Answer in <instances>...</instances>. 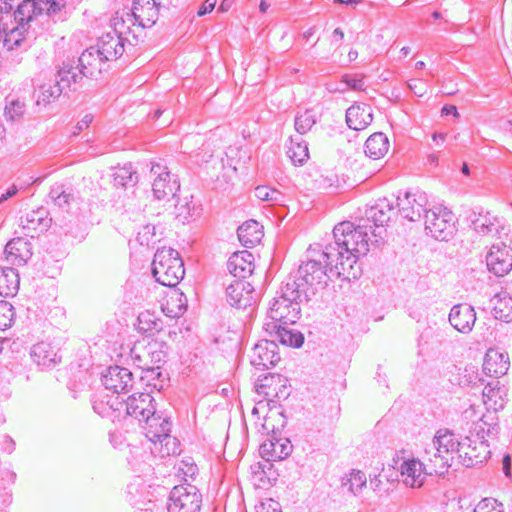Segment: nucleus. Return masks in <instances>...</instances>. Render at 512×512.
Returning a JSON list of instances; mask_svg holds the SVG:
<instances>
[{"label": "nucleus", "instance_id": "f704fd0d", "mask_svg": "<svg viewBox=\"0 0 512 512\" xmlns=\"http://www.w3.org/2000/svg\"><path fill=\"white\" fill-rule=\"evenodd\" d=\"M28 242L22 238H15L9 241L5 246L6 260L11 265L20 266L26 263L28 259Z\"/></svg>", "mask_w": 512, "mask_h": 512}, {"label": "nucleus", "instance_id": "58836bf2", "mask_svg": "<svg viewBox=\"0 0 512 512\" xmlns=\"http://www.w3.org/2000/svg\"><path fill=\"white\" fill-rule=\"evenodd\" d=\"M389 148L387 136L382 132L372 134L365 142V153L373 159L383 157Z\"/></svg>", "mask_w": 512, "mask_h": 512}, {"label": "nucleus", "instance_id": "5701e85b", "mask_svg": "<svg viewBox=\"0 0 512 512\" xmlns=\"http://www.w3.org/2000/svg\"><path fill=\"white\" fill-rule=\"evenodd\" d=\"M158 7L156 0H133L132 16L139 26L143 28L152 27L158 19Z\"/></svg>", "mask_w": 512, "mask_h": 512}, {"label": "nucleus", "instance_id": "ddd939ff", "mask_svg": "<svg viewBox=\"0 0 512 512\" xmlns=\"http://www.w3.org/2000/svg\"><path fill=\"white\" fill-rule=\"evenodd\" d=\"M398 213L409 221H417L426 213L427 196L424 192H405L404 196H397Z\"/></svg>", "mask_w": 512, "mask_h": 512}, {"label": "nucleus", "instance_id": "4c0bfd02", "mask_svg": "<svg viewBox=\"0 0 512 512\" xmlns=\"http://www.w3.org/2000/svg\"><path fill=\"white\" fill-rule=\"evenodd\" d=\"M492 302L494 317L506 323L512 322V296L502 291L493 297Z\"/></svg>", "mask_w": 512, "mask_h": 512}, {"label": "nucleus", "instance_id": "7c9ffc66", "mask_svg": "<svg viewBox=\"0 0 512 512\" xmlns=\"http://www.w3.org/2000/svg\"><path fill=\"white\" fill-rule=\"evenodd\" d=\"M58 351L59 350L51 343L39 342L33 345L31 349V357L37 365L51 367L61 359L58 355Z\"/></svg>", "mask_w": 512, "mask_h": 512}, {"label": "nucleus", "instance_id": "5fc2aeb1", "mask_svg": "<svg viewBox=\"0 0 512 512\" xmlns=\"http://www.w3.org/2000/svg\"><path fill=\"white\" fill-rule=\"evenodd\" d=\"M342 82H344L349 88L353 90L362 91L365 89L364 75L346 74L342 77Z\"/></svg>", "mask_w": 512, "mask_h": 512}, {"label": "nucleus", "instance_id": "f03ea898", "mask_svg": "<svg viewBox=\"0 0 512 512\" xmlns=\"http://www.w3.org/2000/svg\"><path fill=\"white\" fill-rule=\"evenodd\" d=\"M334 242L325 246L320 254L322 267L326 270V281L330 277L351 279L356 278L354 264L360 256L369 251L368 232L366 227L354 226L352 222L345 221L337 224L333 229Z\"/></svg>", "mask_w": 512, "mask_h": 512}, {"label": "nucleus", "instance_id": "79ce46f5", "mask_svg": "<svg viewBox=\"0 0 512 512\" xmlns=\"http://www.w3.org/2000/svg\"><path fill=\"white\" fill-rule=\"evenodd\" d=\"M177 201L174 207L175 218L180 222L185 223L193 216L198 214V206L193 201V196H184L180 198L177 195Z\"/></svg>", "mask_w": 512, "mask_h": 512}, {"label": "nucleus", "instance_id": "dca6fc26", "mask_svg": "<svg viewBox=\"0 0 512 512\" xmlns=\"http://www.w3.org/2000/svg\"><path fill=\"white\" fill-rule=\"evenodd\" d=\"M486 263L496 276L506 275L512 269V249L504 242L493 244L486 256Z\"/></svg>", "mask_w": 512, "mask_h": 512}, {"label": "nucleus", "instance_id": "cd10ccee", "mask_svg": "<svg viewBox=\"0 0 512 512\" xmlns=\"http://www.w3.org/2000/svg\"><path fill=\"white\" fill-rule=\"evenodd\" d=\"M259 452L267 461L282 460L292 452V445L288 439H275L263 442Z\"/></svg>", "mask_w": 512, "mask_h": 512}, {"label": "nucleus", "instance_id": "6e6552de", "mask_svg": "<svg viewBox=\"0 0 512 512\" xmlns=\"http://www.w3.org/2000/svg\"><path fill=\"white\" fill-rule=\"evenodd\" d=\"M202 494L191 484L175 486L169 497L168 512H200Z\"/></svg>", "mask_w": 512, "mask_h": 512}, {"label": "nucleus", "instance_id": "c85d7f7f", "mask_svg": "<svg viewBox=\"0 0 512 512\" xmlns=\"http://www.w3.org/2000/svg\"><path fill=\"white\" fill-rule=\"evenodd\" d=\"M153 194L156 199L164 200L177 197L180 184L176 175L166 173L165 176L155 177L152 183Z\"/></svg>", "mask_w": 512, "mask_h": 512}, {"label": "nucleus", "instance_id": "c756f323", "mask_svg": "<svg viewBox=\"0 0 512 512\" xmlns=\"http://www.w3.org/2000/svg\"><path fill=\"white\" fill-rule=\"evenodd\" d=\"M285 379L280 374L269 373L263 378H259L255 384L258 394H262L267 398L279 397V394H284L286 385Z\"/></svg>", "mask_w": 512, "mask_h": 512}, {"label": "nucleus", "instance_id": "37998d69", "mask_svg": "<svg viewBox=\"0 0 512 512\" xmlns=\"http://www.w3.org/2000/svg\"><path fill=\"white\" fill-rule=\"evenodd\" d=\"M114 186L121 188H129L136 185L138 182V176L136 171L133 169L132 164H125L122 167L115 168L113 173Z\"/></svg>", "mask_w": 512, "mask_h": 512}, {"label": "nucleus", "instance_id": "774afa93", "mask_svg": "<svg viewBox=\"0 0 512 512\" xmlns=\"http://www.w3.org/2000/svg\"><path fill=\"white\" fill-rule=\"evenodd\" d=\"M17 191L18 189L15 185L8 188L7 191L0 196V204L6 201L7 199L13 197L17 193Z\"/></svg>", "mask_w": 512, "mask_h": 512}, {"label": "nucleus", "instance_id": "f257e3e1", "mask_svg": "<svg viewBox=\"0 0 512 512\" xmlns=\"http://www.w3.org/2000/svg\"><path fill=\"white\" fill-rule=\"evenodd\" d=\"M326 285V270L321 261H305L282 282L280 295L273 299L269 307V318L276 324L296 323L300 318L301 304L308 303L318 289Z\"/></svg>", "mask_w": 512, "mask_h": 512}, {"label": "nucleus", "instance_id": "4be33fe9", "mask_svg": "<svg viewBox=\"0 0 512 512\" xmlns=\"http://www.w3.org/2000/svg\"><path fill=\"white\" fill-rule=\"evenodd\" d=\"M427 474H430L427 462L423 463L417 459H409L401 464L403 482L408 487H422Z\"/></svg>", "mask_w": 512, "mask_h": 512}, {"label": "nucleus", "instance_id": "39448f33", "mask_svg": "<svg viewBox=\"0 0 512 512\" xmlns=\"http://www.w3.org/2000/svg\"><path fill=\"white\" fill-rule=\"evenodd\" d=\"M106 61L98 53L95 47H89L82 52L80 57L75 61L64 62L61 66L64 70H69L70 75L75 74V85L84 77L97 79L105 70Z\"/></svg>", "mask_w": 512, "mask_h": 512}, {"label": "nucleus", "instance_id": "a211bd4d", "mask_svg": "<svg viewBox=\"0 0 512 512\" xmlns=\"http://www.w3.org/2000/svg\"><path fill=\"white\" fill-rule=\"evenodd\" d=\"M127 415L139 422L148 421L156 413L154 398L149 393L133 394L124 403Z\"/></svg>", "mask_w": 512, "mask_h": 512}, {"label": "nucleus", "instance_id": "72a5a7b5", "mask_svg": "<svg viewBox=\"0 0 512 512\" xmlns=\"http://www.w3.org/2000/svg\"><path fill=\"white\" fill-rule=\"evenodd\" d=\"M263 226L255 221L249 220L243 223L237 229L239 241L245 247H253L258 244L263 237Z\"/></svg>", "mask_w": 512, "mask_h": 512}, {"label": "nucleus", "instance_id": "c03bdc74", "mask_svg": "<svg viewBox=\"0 0 512 512\" xmlns=\"http://www.w3.org/2000/svg\"><path fill=\"white\" fill-rule=\"evenodd\" d=\"M20 225L27 230V234L37 229L44 230L47 227L46 211L38 209L27 213L26 216L20 218Z\"/></svg>", "mask_w": 512, "mask_h": 512}, {"label": "nucleus", "instance_id": "6e6d98bb", "mask_svg": "<svg viewBox=\"0 0 512 512\" xmlns=\"http://www.w3.org/2000/svg\"><path fill=\"white\" fill-rule=\"evenodd\" d=\"M197 466L191 458L182 460L179 466V471L182 472L184 477H193L197 473Z\"/></svg>", "mask_w": 512, "mask_h": 512}, {"label": "nucleus", "instance_id": "423d86ee", "mask_svg": "<svg viewBox=\"0 0 512 512\" xmlns=\"http://www.w3.org/2000/svg\"><path fill=\"white\" fill-rule=\"evenodd\" d=\"M425 230L436 240L447 241L452 237L455 217L451 210L443 206H434L424 214Z\"/></svg>", "mask_w": 512, "mask_h": 512}, {"label": "nucleus", "instance_id": "9b49d317", "mask_svg": "<svg viewBox=\"0 0 512 512\" xmlns=\"http://www.w3.org/2000/svg\"><path fill=\"white\" fill-rule=\"evenodd\" d=\"M63 8H65L64 0H23L18 5V17L24 16L25 19H34L45 13L50 18L55 19Z\"/></svg>", "mask_w": 512, "mask_h": 512}, {"label": "nucleus", "instance_id": "aec40b11", "mask_svg": "<svg viewBox=\"0 0 512 512\" xmlns=\"http://www.w3.org/2000/svg\"><path fill=\"white\" fill-rule=\"evenodd\" d=\"M448 320L455 330L468 334L472 331L476 322V312L467 303L456 304L451 308Z\"/></svg>", "mask_w": 512, "mask_h": 512}, {"label": "nucleus", "instance_id": "a18cd8bd", "mask_svg": "<svg viewBox=\"0 0 512 512\" xmlns=\"http://www.w3.org/2000/svg\"><path fill=\"white\" fill-rule=\"evenodd\" d=\"M287 155L295 165H302L309 158L307 143L301 137H291Z\"/></svg>", "mask_w": 512, "mask_h": 512}, {"label": "nucleus", "instance_id": "0eeeda50", "mask_svg": "<svg viewBox=\"0 0 512 512\" xmlns=\"http://www.w3.org/2000/svg\"><path fill=\"white\" fill-rule=\"evenodd\" d=\"M164 346V343L157 341L147 344L136 343L130 351L131 359L138 368L154 373L165 362L166 352L163 350Z\"/></svg>", "mask_w": 512, "mask_h": 512}, {"label": "nucleus", "instance_id": "4468645a", "mask_svg": "<svg viewBox=\"0 0 512 512\" xmlns=\"http://www.w3.org/2000/svg\"><path fill=\"white\" fill-rule=\"evenodd\" d=\"M102 384L113 393H126L133 387L134 378L132 372L120 366H110L102 373Z\"/></svg>", "mask_w": 512, "mask_h": 512}, {"label": "nucleus", "instance_id": "20e7f679", "mask_svg": "<svg viewBox=\"0 0 512 512\" xmlns=\"http://www.w3.org/2000/svg\"><path fill=\"white\" fill-rule=\"evenodd\" d=\"M152 275L163 286L175 287L184 278V262L170 247L157 249L152 261Z\"/></svg>", "mask_w": 512, "mask_h": 512}, {"label": "nucleus", "instance_id": "bb28decb", "mask_svg": "<svg viewBox=\"0 0 512 512\" xmlns=\"http://www.w3.org/2000/svg\"><path fill=\"white\" fill-rule=\"evenodd\" d=\"M509 366L510 362L507 354L495 349L487 351L483 363V371L486 375L497 379L507 373Z\"/></svg>", "mask_w": 512, "mask_h": 512}, {"label": "nucleus", "instance_id": "2f4dec72", "mask_svg": "<svg viewBox=\"0 0 512 512\" xmlns=\"http://www.w3.org/2000/svg\"><path fill=\"white\" fill-rule=\"evenodd\" d=\"M472 226L475 232L480 235H501L506 230L505 226L496 217L489 212L486 214H478L472 219Z\"/></svg>", "mask_w": 512, "mask_h": 512}, {"label": "nucleus", "instance_id": "052dcab7", "mask_svg": "<svg viewBox=\"0 0 512 512\" xmlns=\"http://www.w3.org/2000/svg\"><path fill=\"white\" fill-rule=\"evenodd\" d=\"M93 117L91 115H85L75 126L73 135H78L81 131L88 128L90 123L92 122Z\"/></svg>", "mask_w": 512, "mask_h": 512}, {"label": "nucleus", "instance_id": "3c124183", "mask_svg": "<svg viewBox=\"0 0 512 512\" xmlns=\"http://www.w3.org/2000/svg\"><path fill=\"white\" fill-rule=\"evenodd\" d=\"M316 123L315 115L312 111L306 110L303 113H299L295 117L294 126L296 131L303 135L307 133L313 125Z\"/></svg>", "mask_w": 512, "mask_h": 512}, {"label": "nucleus", "instance_id": "c9c22d12", "mask_svg": "<svg viewBox=\"0 0 512 512\" xmlns=\"http://www.w3.org/2000/svg\"><path fill=\"white\" fill-rule=\"evenodd\" d=\"M161 309L166 316L178 318L187 309V298L182 292L173 290L162 303Z\"/></svg>", "mask_w": 512, "mask_h": 512}, {"label": "nucleus", "instance_id": "2eb2a0df", "mask_svg": "<svg viewBox=\"0 0 512 512\" xmlns=\"http://www.w3.org/2000/svg\"><path fill=\"white\" fill-rule=\"evenodd\" d=\"M227 302L237 309H246L256 302L254 287L245 280L237 279L226 288Z\"/></svg>", "mask_w": 512, "mask_h": 512}, {"label": "nucleus", "instance_id": "b1692460", "mask_svg": "<svg viewBox=\"0 0 512 512\" xmlns=\"http://www.w3.org/2000/svg\"><path fill=\"white\" fill-rule=\"evenodd\" d=\"M254 268V256L247 250L233 253L227 261L230 274L240 280L250 276Z\"/></svg>", "mask_w": 512, "mask_h": 512}, {"label": "nucleus", "instance_id": "864d4df0", "mask_svg": "<svg viewBox=\"0 0 512 512\" xmlns=\"http://www.w3.org/2000/svg\"><path fill=\"white\" fill-rule=\"evenodd\" d=\"M474 512H504V507L497 500L486 498L478 503Z\"/></svg>", "mask_w": 512, "mask_h": 512}, {"label": "nucleus", "instance_id": "9d476101", "mask_svg": "<svg viewBox=\"0 0 512 512\" xmlns=\"http://www.w3.org/2000/svg\"><path fill=\"white\" fill-rule=\"evenodd\" d=\"M489 445L484 435L473 440L465 437L461 440L459 459L466 467L483 463L490 456Z\"/></svg>", "mask_w": 512, "mask_h": 512}, {"label": "nucleus", "instance_id": "8fccbe9b", "mask_svg": "<svg viewBox=\"0 0 512 512\" xmlns=\"http://www.w3.org/2000/svg\"><path fill=\"white\" fill-rule=\"evenodd\" d=\"M366 476L360 470H352L350 474L343 479L342 485L348 487V490L357 495L363 487L366 486Z\"/></svg>", "mask_w": 512, "mask_h": 512}, {"label": "nucleus", "instance_id": "e433bc0d", "mask_svg": "<svg viewBox=\"0 0 512 512\" xmlns=\"http://www.w3.org/2000/svg\"><path fill=\"white\" fill-rule=\"evenodd\" d=\"M20 279L16 269L12 267L0 268V296L12 297L19 289Z\"/></svg>", "mask_w": 512, "mask_h": 512}, {"label": "nucleus", "instance_id": "13d9d810", "mask_svg": "<svg viewBox=\"0 0 512 512\" xmlns=\"http://www.w3.org/2000/svg\"><path fill=\"white\" fill-rule=\"evenodd\" d=\"M274 188L269 186H258L255 188V197L261 201L269 202L271 192H273Z\"/></svg>", "mask_w": 512, "mask_h": 512}, {"label": "nucleus", "instance_id": "ea45409f", "mask_svg": "<svg viewBox=\"0 0 512 512\" xmlns=\"http://www.w3.org/2000/svg\"><path fill=\"white\" fill-rule=\"evenodd\" d=\"M273 329L276 330V339L283 345L299 348L304 342V336L299 331L288 329V324L272 323Z\"/></svg>", "mask_w": 512, "mask_h": 512}, {"label": "nucleus", "instance_id": "7ed1b4c3", "mask_svg": "<svg viewBox=\"0 0 512 512\" xmlns=\"http://www.w3.org/2000/svg\"><path fill=\"white\" fill-rule=\"evenodd\" d=\"M461 440L449 429H439L431 442L426 444L424 460L430 475H442L451 466L454 456L459 457Z\"/></svg>", "mask_w": 512, "mask_h": 512}, {"label": "nucleus", "instance_id": "de8ad7c7", "mask_svg": "<svg viewBox=\"0 0 512 512\" xmlns=\"http://www.w3.org/2000/svg\"><path fill=\"white\" fill-rule=\"evenodd\" d=\"M495 413L483 415L480 421L476 425L477 437H481V435L494 438L498 435L500 427L496 420Z\"/></svg>", "mask_w": 512, "mask_h": 512}, {"label": "nucleus", "instance_id": "f3484780", "mask_svg": "<svg viewBox=\"0 0 512 512\" xmlns=\"http://www.w3.org/2000/svg\"><path fill=\"white\" fill-rule=\"evenodd\" d=\"M275 340H261L252 349L251 364L260 370L274 367L280 361Z\"/></svg>", "mask_w": 512, "mask_h": 512}, {"label": "nucleus", "instance_id": "69168bd1", "mask_svg": "<svg viewBox=\"0 0 512 512\" xmlns=\"http://www.w3.org/2000/svg\"><path fill=\"white\" fill-rule=\"evenodd\" d=\"M150 171L156 177H162L165 176L166 173H170L169 171H167L166 167L162 166L159 163L152 164Z\"/></svg>", "mask_w": 512, "mask_h": 512}, {"label": "nucleus", "instance_id": "a878e982", "mask_svg": "<svg viewBox=\"0 0 512 512\" xmlns=\"http://www.w3.org/2000/svg\"><path fill=\"white\" fill-rule=\"evenodd\" d=\"M373 121L372 108L368 104H355L346 111V123L350 129L360 131Z\"/></svg>", "mask_w": 512, "mask_h": 512}, {"label": "nucleus", "instance_id": "bf43d9fd", "mask_svg": "<svg viewBox=\"0 0 512 512\" xmlns=\"http://www.w3.org/2000/svg\"><path fill=\"white\" fill-rule=\"evenodd\" d=\"M409 89L417 96L421 97L426 92V87L421 80H410L408 82Z\"/></svg>", "mask_w": 512, "mask_h": 512}, {"label": "nucleus", "instance_id": "412c9836", "mask_svg": "<svg viewBox=\"0 0 512 512\" xmlns=\"http://www.w3.org/2000/svg\"><path fill=\"white\" fill-rule=\"evenodd\" d=\"M125 41L126 39L117 34V32L114 30L100 37L97 45L94 47L103 57V59L108 62L116 60L123 55L125 51Z\"/></svg>", "mask_w": 512, "mask_h": 512}, {"label": "nucleus", "instance_id": "680f3d73", "mask_svg": "<svg viewBox=\"0 0 512 512\" xmlns=\"http://www.w3.org/2000/svg\"><path fill=\"white\" fill-rule=\"evenodd\" d=\"M13 8L12 0H0V16H3V14H6L4 17L5 19H12L13 15L10 14L11 10Z\"/></svg>", "mask_w": 512, "mask_h": 512}, {"label": "nucleus", "instance_id": "1a4fd4ad", "mask_svg": "<svg viewBox=\"0 0 512 512\" xmlns=\"http://www.w3.org/2000/svg\"><path fill=\"white\" fill-rule=\"evenodd\" d=\"M145 435L153 443L162 444L165 441L166 454H176V439L171 437V423L168 418H163L157 412L145 421Z\"/></svg>", "mask_w": 512, "mask_h": 512}, {"label": "nucleus", "instance_id": "4d7b16f0", "mask_svg": "<svg viewBox=\"0 0 512 512\" xmlns=\"http://www.w3.org/2000/svg\"><path fill=\"white\" fill-rule=\"evenodd\" d=\"M256 512H281V506L279 502L267 499L256 507Z\"/></svg>", "mask_w": 512, "mask_h": 512}, {"label": "nucleus", "instance_id": "6ab92c4d", "mask_svg": "<svg viewBox=\"0 0 512 512\" xmlns=\"http://www.w3.org/2000/svg\"><path fill=\"white\" fill-rule=\"evenodd\" d=\"M14 23L11 28L8 27L7 22L3 21V29H1V38L3 37V44L8 50H13L21 46L25 39V34L28 31V24L33 19H21L18 17V8L13 14Z\"/></svg>", "mask_w": 512, "mask_h": 512}, {"label": "nucleus", "instance_id": "e2e57ef3", "mask_svg": "<svg viewBox=\"0 0 512 512\" xmlns=\"http://www.w3.org/2000/svg\"><path fill=\"white\" fill-rule=\"evenodd\" d=\"M285 202V195L282 194L280 191L274 189L273 192H271L270 195V201L272 205H283Z\"/></svg>", "mask_w": 512, "mask_h": 512}, {"label": "nucleus", "instance_id": "a19ab883", "mask_svg": "<svg viewBox=\"0 0 512 512\" xmlns=\"http://www.w3.org/2000/svg\"><path fill=\"white\" fill-rule=\"evenodd\" d=\"M163 323L154 312L149 310L141 312L137 317V329L144 334L154 335L162 330Z\"/></svg>", "mask_w": 512, "mask_h": 512}, {"label": "nucleus", "instance_id": "f8f14e48", "mask_svg": "<svg viewBox=\"0 0 512 512\" xmlns=\"http://www.w3.org/2000/svg\"><path fill=\"white\" fill-rule=\"evenodd\" d=\"M71 74L69 70H64L62 67L58 70L55 81L53 84H44L40 86L39 94L37 96V104H49L58 99L66 90H71L72 85H75V74ZM75 90V88H73Z\"/></svg>", "mask_w": 512, "mask_h": 512}, {"label": "nucleus", "instance_id": "09e8293b", "mask_svg": "<svg viewBox=\"0 0 512 512\" xmlns=\"http://www.w3.org/2000/svg\"><path fill=\"white\" fill-rule=\"evenodd\" d=\"M26 110L25 103L19 99L6 98V105L4 109V116L7 121L16 122L20 120Z\"/></svg>", "mask_w": 512, "mask_h": 512}, {"label": "nucleus", "instance_id": "49530a36", "mask_svg": "<svg viewBox=\"0 0 512 512\" xmlns=\"http://www.w3.org/2000/svg\"><path fill=\"white\" fill-rule=\"evenodd\" d=\"M50 199L60 208L68 209L70 204L75 201V195L64 187V185H54L49 192Z\"/></svg>", "mask_w": 512, "mask_h": 512}, {"label": "nucleus", "instance_id": "338daca9", "mask_svg": "<svg viewBox=\"0 0 512 512\" xmlns=\"http://www.w3.org/2000/svg\"><path fill=\"white\" fill-rule=\"evenodd\" d=\"M511 457L510 455L506 454L504 455L503 459H502V469H503V472L504 474L507 476V477H511Z\"/></svg>", "mask_w": 512, "mask_h": 512}, {"label": "nucleus", "instance_id": "603ef678", "mask_svg": "<svg viewBox=\"0 0 512 512\" xmlns=\"http://www.w3.org/2000/svg\"><path fill=\"white\" fill-rule=\"evenodd\" d=\"M14 307L7 301H0V330L10 328L14 322Z\"/></svg>", "mask_w": 512, "mask_h": 512}, {"label": "nucleus", "instance_id": "473e14b6", "mask_svg": "<svg viewBox=\"0 0 512 512\" xmlns=\"http://www.w3.org/2000/svg\"><path fill=\"white\" fill-rule=\"evenodd\" d=\"M365 214L367 220L372 221L375 227H383L395 214L394 206L388 199H380L375 205L368 208Z\"/></svg>", "mask_w": 512, "mask_h": 512}, {"label": "nucleus", "instance_id": "0e129e2a", "mask_svg": "<svg viewBox=\"0 0 512 512\" xmlns=\"http://www.w3.org/2000/svg\"><path fill=\"white\" fill-rule=\"evenodd\" d=\"M215 4H216V0H206L202 5L201 7L199 8L198 12H197V15L198 16H204L206 15L207 13L211 12L214 7H215Z\"/></svg>", "mask_w": 512, "mask_h": 512}, {"label": "nucleus", "instance_id": "393cba45", "mask_svg": "<svg viewBox=\"0 0 512 512\" xmlns=\"http://www.w3.org/2000/svg\"><path fill=\"white\" fill-rule=\"evenodd\" d=\"M483 402L490 412L496 413L504 408L507 401V388L499 380H492L483 389Z\"/></svg>", "mask_w": 512, "mask_h": 512}]
</instances>
